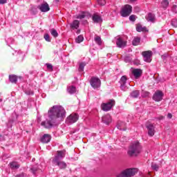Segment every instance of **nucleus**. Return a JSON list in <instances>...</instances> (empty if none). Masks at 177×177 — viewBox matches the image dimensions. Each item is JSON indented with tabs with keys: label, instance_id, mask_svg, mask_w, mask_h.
Masks as SVG:
<instances>
[{
	"label": "nucleus",
	"instance_id": "4c0bfd02",
	"mask_svg": "<svg viewBox=\"0 0 177 177\" xmlns=\"http://www.w3.org/2000/svg\"><path fill=\"white\" fill-rule=\"evenodd\" d=\"M84 67H85V63H81L79 66V71H84Z\"/></svg>",
	"mask_w": 177,
	"mask_h": 177
},
{
	"label": "nucleus",
	"instance_id": "f3484780",
	"mask_svg": "<svg viewBox=\"0 0 177 177\" xmlns=\"http://www.w3.org/2000/svg\"><path fill=\"white\" fill-rule=\"evenodd\" d=\"M102 121L104 124L109 125L111 122V116L109 114L105 115L102 118Z\"/></svg>",
	"mask_w": 177,
	"mask_h": 177
},
{
	"label": "nucleus",
	"instance_id": "473e14b6",
	"mask_svg": "<svg viewBox=\"0 0 177 177\" xmlns=\"http://www.w3.org/2000/svg\"><path fill=\"white\" fill-rule=\"evenodd\" d=\"M82 41H84V36L82 35H80L75 39V42H77V44H81Z\"/></svg>",
	"mask_w": 177,
	"mask_h": 177
},
{
	"label": "nucleus",
	"instance_id": "412c9836",
	"mask_svg": "<svg viewBox=\"0 0 177 177\" xmlns=\"http://www.w3.org/2000/svg\"><path fill=\"white\" fill-rule=\"evenodd\" d=\"M70 27L72 30H78L80 28V21L74 20L71 24Z\"/></svg>",
	"mask_w": 177,
	"mask_h": 177
},
{
	"label": "nucleus",
	"instance_id": "c9c22d12",
	"mask_svg": "<svg viewBox=\"0 0 177 177\" xmlns=\"http://www.w3.org/2000/svg\"><path fill=\"white\" fill-rule=\"evenodd\" d=\"M142 97H149L150 96V93L149 91H142Z\"/></svg>",
	"mask_w": 177,
	"mask_h": 177
},
{
	"label": "nucleus",
	"instance_id": "39448f33",
	"mask_svg": "<svg viewBox=\"0 0 177 177\" xmlns=\"http://www.w3.org/2000/svg\"><path fill=\"white\" fill-rule=\"evenodd\" d=\"M131 13H132V6L129 4L124 6L120 12L122 17H128Z\"/></svg>",
	"mask_w": 177,
	"mask_h": 177
},
{
	"label": "nucleus",
	"instance_id": "2f4dec72",
	"mask_svg": "<svg viewBox=\"0 0 177 177\" xmlns=\"http://www.w3.org/2000/svg\"><path fill=\"white\" fill-rule=\"evenodd\" d=\"M30 171L33 175H37V174H38V171H39V169L37 167H34L30 169Z\"/></svg>",
	"mask_w": 177,
	"mask_h": 177
},
{
	"label": "nucleus",
	"instance_id": "a18cd8bd",
	"mask_svg": "<svg viewBox=\"0 0 177 177\" xmlns=\"http://www.w3.org/2000/svg\"><path fill=\"white\" fill-rule=\"evenodd\" d=\"M26 95H34V92L30 91H26Z\"/></svg>",
	"mask_w": 177,
	"mask_h": 177
},
{
	"label": "nucleus",
	"instance_id": "ddd939ff",
	"mask_svg": "<svg viewBox=\"0 0 177 177\" xmlns=\"http://www.w3.org/2000/svg\"><path fill=\"white\" fill-rule=\"evenodd\" d=\"M146 128L148 130V135L149 136H154V133L156 132L154 125H153L151 124H147L146 125Z\"/></svg>",
	"mask_w": 177,
	"mask_h": 177
},
{
	"label": "nucleus",
	"instance_id": "49530a36",
	"mask_svg": "<svg viewBox=\"0 0 177 177\" xmlns=\"http://www.w3.org/2000/svg\"><path fill=\"white\" fill-rule=\"evenodd\" d=\"M167 118H169V119L172 118V114L168 113L167 114Z\"/></svg>",
	"mask_w": 177,
	"mask_h": 177
},
{
	"label": "nucleus",
	"instance_id": "8fccbe9b",
	"mask_svg": "<svg viewBox=\"0 0 177 177\" xmlns=\"http://www.w3.org/2000/svg\"><path fill=\"white\" fill-rule=\"evenodd\" d=\"M41 121V119L40 118H38V122H39Z\"/></svg>",
	"mask_w": 177,
	"mask_h": 177
},
{
	"label": "nucleus",
	"instance_id": "e433bc0d",
	"mask_svg": "<svg viewBox=\"0 0 177 177\" xmlns=\"http://www.w3.org/2000/svg\"><path fill=\"white\" fill-rule=\"evenodd\" d=\"M97 1L101 6H104V5H106V0H97Z\"/></svg>",
	"mask_w": 177,
	"mask_h": 177
},
{
	"label": "nucleus",
	"instance_id": "1a4fd4ad",
	"mask_svg": "<svg viewBox=\"0 0 177 177\" xmlns=\"http://www.w3.org/2000/svg\"><path fill=\"white\" fill-rule=\"evenodd\" d=\"M142 55L144 57V62H146L147 63L151 62V56H153V52L150 50L144 51L142 53Z\"/></svg>",
	"mask_w": 177,
	"mask_h": 177
},
{
	"label": "nucleus",
	"instance_id": "bb28decb",
	"mask_svg": "<svg viewBox=\"0 0 177 177\" xmlns=\"http://www.w3.org/2000/svg\"><path fill=\"white\" fill-rule=\"evenodd\" d=\"M9 80L12 82V84H16V82H17V76L15 75H11L9 76Z\"/></svg>",
	"mask_w": 177,
	"mask_h": 177
},
{
	"label": "nucleus",
	"instance_id": "3c124183",
	"mask_svg": "<svg viewBox=\"0 0 177 177\" xmlns=\"http://www.w3.org/2000/svg\"><path fill=\"white\" fill-rule=\"evenodd\" d=\"M162 118H164V117L162 116V117L160 118V120H162Z\"/></svg>",
	"mask_w": 177,
	"mask_h": 177
},
{
	"label": "nucleus",
	"instance_id": "603ef678",
	"mask_svg": "<svg viewBox=\"0 0 177 177\" xmlns=\"http://www.w3.org/2000/svg\"><path fill=\"white\" fill-rule=\"evenodd\" d=\"M2 102V99L0 98V102Z\"/></svg>",
	"mask_w": 177,
	"mask_h": 177
},
{
	"label": "nucleus",
	"instance_id": "a211bd4d",
	"mask_svg": "<svg viewBox=\"0 0 177 177\" xmlns=\"http://www.w3.org/2000/svg\"><path fill=\"white\" fill-rule=\"evenodd\" d=\"M92 19L93 23H102V21H103L102 17L97 14H94L92 17Z\"/></svg>",
	"mask_w": 177,
	"mask_h": 177
},
{
	"label": "nucleus",
	"instance_id": "6e6552de",
	"mask_svg": "<svg viewBox=\"0 0 177 177\" xmlns=\"http://www.w3.org/2000/svg\"><path fill=\"white\" fill-rule=\"evenodd\" d=\"M66 157V151H57V154L53 158V162L60 161V160H63Z\"/></svg>",
	"mask_w": 177,
	"mask_h": 177
},
{
	"label": "nucleus",
	"instance_id": "f704fd0d",
	"mask_svg": "<svg viewBox=\"0 0 177 177\" xmlns=\"http://www.w3.org/2000/svg\"><path fill=\"white\" fill-rule=\"evenodd\" d=\"M151 168L153 169V171H158L160 166L156 163H152L151 164Z\"/></svg>",
	"mask_w": 177,
	"mask_h": 177
},
{
	"label": "nucleus",
	"instance_id": "f03ea898",
	"mask_svg": "<svg viewBox=\"0 0 177 177\" xmlns=\"http://www.w3.org/2000/svg\"><path fill=\"white\" fill-rule=\"evenodd\" d=\"M140 153H142V145H140L139 141L132 142L129 148V156H131V157L133 156H138Z\"/></svg>",
	"mask_w": 177,
	"mask_h": 177
},
{
	"label": "nucleus",
	"instance_id": "c03bdc74",
	"mask_svg": "<svg viewBox=\"0 0 177 177\" xmlns=\"http://www.w3.org/2000/svg\"><path fill=\"white\" fill-rule=\"evenodd\" d=\"M8 2V0H0V5H3Z\"/></svg>",
	"mask_w": 177,
	"mask_h": 177
},
{
	"label": "nucleus",
	"instance_id": "423d86ee",
	"mask_svg": "<svg viewBox=\"0 0 177 177\" xmlns=\"http://www.w3.org/2000/svg\"><path fill=\"white\" fill-rule=\"evenodd\" d=\"M90 84L93 88V89H97V88H100V85H102V82L99 77H93L90 80Z\"/></svg>",
	"mask_w": 177,
	"mask_h": 177
},
{
	"label": "nucleus",
	"instance_id": "5701e85b",
	"mask_svg": "<svg viewBox=\"0 0 177 177\" xmlns=\"http://www.w3.org/2000/svg\"><path fill=\"white\" fill-rule=\"evenodd\" d=\"M136 30L138 32H142L147 31V28H146V26H142L141 24H138L136 26Z\"/></svg>",
	"mask_w": 177,
	"mask_h": 177
},
{
	"label": "nucleus",
	"instance_id": "864d4df0",
	"mask_svg": "<svg viewBox=\"0 0 177 177\" xmlns=\"http://www.w3.org/2000/svg\"><path fill=\"white\" fill-rule=\"evenodd\" d=\"M0 138H2V136H0Z\"/></svg>",
	"mask_w": 177,
	"mask_h": 177
},
{
	"label": "nucleus",
	"instance_id": "f257e3e1",
	"mask_svg": "<svg viewBox=\"0 0 177 177\" xmlns=\"http://www.w3.org/2000/svg\"><path fill=\"white\" fill-rule=\"evenodd\" d=\"M48 114V120L41 123V127L46 129L52 128L57 121H62L64 119L66 118V110L62 106L55 105L49 109Z\"/></svg>",
	"mask_w": 177,
	"mask_h": 177
},
{
	"label": "nucleus",
	"instance_id": "79ce46f5",
	"mask_svg": "<svg viewBox=\"0 0 177 177\" xmlns=\"http://www.w3.org/2000/svg\"><path fill=\"white\" fill-rule=\"evenodd\" d=\"M172 12H174V13H177V6H176V5L173 6Z\"/></svg>",
	"mask_w": 177,
	"mask_h": 177
},
{
	"label": "nucleus",
	"instance_id": "0eeeda50",
	"mask_svg": "<svg viewBox=\"0 0 177 177\" xmlns=\"http://www.w3.org/2000/svg\"><path fill=\"white\" fill-rule=\"evenodd\" d=\"M128 80V78L127 77V76L123 75L120 80V88L122 89V91H127V89H128L129 86V83L127 82V81Z\"/></svg>",
	"mask_w": 177,
	"mask_h": 177
},
{
	"label": "nucleus",
	"instance_id": "c756f323",
	"mask_svg": "<svg viewBox=\"0 0 177 177\" xmlns=\"http://www.w3.org/2000/svg\"><path fill=\"white\" fill-rule=\"evenodd\" d=\"M94 41H95V43L100 46L102 45V38H100V37L99 36H96L95 38H94Z\"/></svg>",
	"mask_w": 177,
	"mask_h": 177
},
{
	"label": "nucleus",
	"instance_id": "cd10ccee",
	"mask_svg": "<svg viewBox=\"0 0 177 177\" xmlns=\"http://www.w3.org/2000/svg\"><path fill=\"white\" fill-rule=\"evenodd\" d=\"M169 5V1H168V0H163L161 2V8H163V9H167Z\"/></svg>",
	"mask_w": 177,
	"mask_h": 177
},
{
	"label": "nucleus",
	"instance_id": "9b49d317",
	"mask_svg": "<svg viewBox=\"0 0 177 177\" xmlns=\"http://www.w3.org/2000/svg\"><path fill=\"white\" fill-rule=\"evenodd\" d=\"M164 94H162V92L160 91H157L153 96V99L155 100V102H161L162 100V96Z\"/></svg>",
	"mask_w": 177,
	"mask_h": 177
},
{
	"label": "nucleus",
	"instance_id": "a878e982",
	"mask_svg": "<svg viewBox=\"0 0 177 177\" xmlns=\"http://www.w3.org/2000/svg\"><path fill=\"white\" fill-rule=\"evenodd\" d=\"M10 167L12 169H18V168L20 167V165H19V163L16 162H12L10 163Z\"/></svg>",
	"mask_w": 177,
	"mask_h": 177
},
{
	"label": "nucleus",
	"instance_id": "2eb2a0df",
	"mask_svg": "<svg viewBox=\"0 0 177 177\" xmlns=\"http://www.w3.org/2000/svg\"><path fill=\"white\" fill-rule=\"evenodd\" d=\"M145 19L147 21H150L151 23H155V21H156V15H154V14H153L151 12H149L145 17Z\"/></svg>",
	"mask_w": 177,
	"mask_h": 177
},
{
	"label": "nucleus",
	"instance_id": "09e8293b",
	"mask_svg": "<svg viewBox=\"0 0 177 177\" xmlns=\"http://www.w3.org/2000/svg\"><path fill=\"white\" fill-rule=\"evenodd\" d=\"M138 0H130V2H136Z\"/></svg>",
	"mask_w": 177,
	"mask_h": 177
},
{
	"label": "nucleus",
	"instance_id": "4be33fe9",
	"mask_svg": "<svg viewBox=\"0 0 177 177\" xmlns=\"http://www.w3.org/2000/svg\"><path fill=\"white\" fill-rule=\"evenodd\" d=\"M116 127L118 129H120V131H127V128L125 127V123L124 122H118Z\"/></svg>",
	"mask_w": 177,
	"mask_h": 177
},
{
	"label": "nucleus",
	"instance_id": "58836bf2",
	"mask_svg": "<svg viewBox=\"0 0 177 177\" xmlns=\"http://www.w3.org/2000/svg\"><path fill=\"white\" fill-rule=\"evenodd\" d=\"M44 39L47 41V42H50V37H49V35H44Z\"/></svg>",
	"mask_w": 177,
	"mask_h": 177
},
{
	"label": "nucleus",
	"instance_id": "7c9ffc66",
	"mask_svg": "<svg viewBox=\"0 0 177 177\" xmlns=\"http://www.w3.org/2000/svg\"><path fill=\"white\" fill-rule=\"evenodd\" d=\"M139 94H140L139 91H134L131 93V97L136 98L139 97Z\"/></svg>",
	"mask_w": 177,
	"mask_h": 177
},
{
	"label": "nucleus",
	"instance_id": "393cba45",
	"mask_svg": "<svg viewBox=\"0 0 177 177\" xmlns=\"http://www.w3.org/2000/svg\"><path fill=\"white\" fill-rule=\"evenodd\" d=\"M139 44H140V37H134L132 41V45H133V46H138Z\"/></svg>",
	"mask_w": 177,
	"mask_h": 177
},
{
	"label": "nucleus",
	"instance_id": "4468645a",
	"mask_svg": "<svg viewBox=\"0 0 177 177\" xmlns=\"http://www.w3.org/2000/svg\"><path fill=\"white\" fill-rule=\"evenodd\" d=\"M116 45L118 48H125L127 46V41H124L121 37H118L116 41Z\"/></svg>",
	"mask_w": 177,
	"mask_h": 177
},
{
	"label": "nucleus",
	"instance_id": "ea45409f",
	"mask_svg": "<svg viewBox=\"0 0 177 177\" xmlns=\"http://www.w3.org/2000/svg\"><path fill=\"white\" fill-rule=\"evenodd\" d=\"M130 21H135L136 20V16L132 15L129 17Z\"/></svg>",
	"mask_w": 177,
	"mask_h": 177
},
{
	"label": "nucleus",
	"instance_id": "b1692460",
	"mask_svg": "<svg viewBox=\"0 0 177 177\" xmlns=\"http://www.w3.org/2000/svg\"><path fill=\"white\" fill-rule=\"evenodd\" d=\"M68 92L71 94L73 95V93H75L77 92V88L74 86H69L68 87Z\"/></svg>",
	"mask_w": 177,
	"mask_h": 177
},
{
	"label": "nucleus",
	"instance_id": "72a5a7b5",
	"mask_svg": "<svg viewBox=\"0 0 177 177\" xmlns=\"http://www.w3.org/2000/svg\"><path fill=\"white\" fill-rule=\"evenodd\" d=\"M50 32H51V35H53V37H55V38L57 37L59 34L57 33V31L55 29H51L50 30Z\"/></svg>",
	"mask_w": 177,
	"mask_h": 177
},
{
	"label": "nucleus",
	"instance_id": "a19ab883",
	"mask_svg": "<svg viewBox=\"0 0 177 177\" xmlns=\"http://www.w3.org/2000/svg\"><path fill=\"white\" fill-rule=\"evenodd\" d=\"M171 25L173 26V27H177V19H173L171 21Z\"/></svg>",
	"mask_w": 177,
	"mask_h": 177
},
{
	"label": "nucleus",
	"instance_id": "aec40b11",
	"mask_svg": "<svg viewBox=\"0 0 177 177\" xmlns=\"http://www.w3.org/2000/svg\"><path fill=\"white\" fill-rule=\"evenodd\" d=\"M55 165H57L60 169H64L67 167V164L63 161L58 160L57 162H53Z\"/></svg>",
	"mask_w": 177,
	"mask_h": 177
},
{
	"label": "nucleus",
	"instance_id": "dca6fc26",
	"mask_svg": "<svg viewBox=\"0 0 177 177\" xmlns=\"http://www.w3.org/2000/svg\"><path fill=\"white\" fill-rule=\"evenodd\" d=\"M131 74H133V75H134V77L138 79V78H140V77L142 76V71L141 69H133L132 71H131Z\"/></svg>",
	"mask_w": 177,
	"mask_h": 177
},
{
	"label": "nucleus",
	"instance_id": "de8ad7c7",
	"mask_svg": "<svg viewBox=\"0 0 177 177\" xmlns=\"http://www.w3.org/2000/svg\"><path fill=\"white\" fill-rule=\"evenodd\" d=\"M76 32H77V34H80V32H81V30H77Z\"/></svg>",
	"mask_w": 177,
	"mask_h": 177
},
{
	"label": "nucleus",
	"instance_id": "37998d69",
	"mask_svg": "<svg viewBox=\"0 0 177 177\" xmlns=\"http://www.w3.org/2000/svg\"><path fill=\"white\" fill-rule=\"evenodd\" d=\"M46 66H47V68L48 70H53V66H52V64H46Z\"/></svg>",
	"mask_w": 177,
	"mask_h": 177
},
{
	"label": "nucleus",
	"instance_id": "7ed1b4c3",
	"mask_svg": "<svg viewBox=\"0 0 177 177\" xmlns=\"http://www.w3.org/2000/svg\"><path fill=\"white\" fill-rule=\"evenodd\" d=\"M114 106H115V100H109L107 102L101 104V109L103 111H110Z\"/></svg>",
	"mask_w": 177,
	"mask_h": 177
},
{
	"label": "nucleus",
	"instance_id": "6ab92c4d",
	"mask_svg": "<svg viewBox=\"0 0 177 177\" xmlns=\"http://www.w3.org/2000/svg\"><path fill=\"white\" fill-rule=\"evenodd\" d=\"M50 135L49 134H44L41 138V143H49L50 142Z\"/></svg>",
	"mask_w": 177,
	"mask_h": 177
},
{
	"label": "nucleus",
	"instance_id": "c85d7f7f",
	"mask_svg": "<svg viewBox=\"0 0 177 177\" xmlns=\"http://www.w3.org/2000/svg\"><path fill=\"white\" fill-rule=\"evenodd\" d=\"M88 15L89 13L88 12H82V14H80L79 15H77L76 17V19H85V17L88 16Z\"/></svg>",
	"mask_w": 177,
	"mask_h": 177
},
{
	"label": "nucleus",
	"instance_id": "20e7f679",
	"mask_svg": "<svg viewBox=\"0 0 177 177\" xmlns=\"http://www.w3.org/2000/svg\"><path fill=\"white\" fill-rule=\"evenodd\" d=\"M136 174H138V169L129 168L122 171L121 176L122 177H132V176H135Z\"/></svg>",
	"mask_w": 177,
	"mask_h": 177
},
{
	"label": "nucleus",
	"instance_id": "f8f14e48",
	"mask_svg": "<svg viewBox=\"0 0 177 177\" xmlns=\"http://www.w3.org/2000/svg\"><path fill=\"white\" fill-rule=\"evenodd\" d=\"M38 9H39L41 12H43L44 13L50 10V8H49V4H48V3H44L38 6Z\"/></svg>",
	"mask_w": 177,
	"mask_h": 177
},
{
	"label": "nucleus",
	"instance_id": "9d476101",
	"mask_svg": "<svg viewBox=\"0 0 177 177\" xmlns=\"http://www.w3.org/2000/svg\"><path fill=\"white\" fill-rule=\"evenodd\" d=\"M78 114L77 113H72L66 118L67 124H74L78 121Z\"/></svg>",
	"mask_w": 177,
	"mask_h": 177
}]
</instances>
